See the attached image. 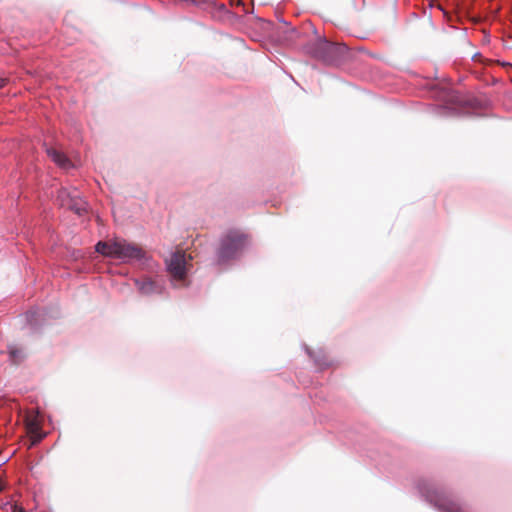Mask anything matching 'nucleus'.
Instances as JSON below:
<instances>
[{"label": "nucleus", "mask_w": 512, "mask_h": 512, "mask_svg": "<svg viewBox=\"0 0 512 512\" xmlns=\"http://www.w3.org/2000/svg\"><path fill=\"white\" fill-rule=\"evenodd\" d=\"M249 244V237L240 230L227 231L221 238L217 251L219 263L236 258Z\"/></svg>", "instance_id": "nucleus-1"}, {"label": "nucleus", "mask_w": 512, "mask_h": 512, "mask_svg": "<svg viewBox=\"0 0 512 512\" xmlns=\"http://www.w3.org/2000/svg\"><path fill=\"white\" fill-rule=\"evenodd\" d=\"M346 51L347 47L344 44L320 40L316 43L314 53L323 61L333 63L340 60Z\"/></svg>", "instance_id": "nucleus-2"}, {"label": "nucleus", "mask_w": 512, "mask_h": 512, "mask_svg": "<svg viewBox=\"0 0 512 512\" xmlns=\"http://www.w3.org/2000/svg\"><path fill=\"white\" fill-rule=\"evenodd\" d=\"M186 255L183 251L173 253L167 262L168 271L171 276L178 281H182L186 276Z\"/></svg>", "instance_id": "nucleus-3"}, {"label": "nucleus", "mask_w": 512, "mask_h": 512, "mask_svg": "<svg viewBox=\"0 0 512 512\" xmlns=\"http://www.w3.org/2000/svg\"><path fill=\"white\" fill-rule=\"evenodd\" d=\"M114 247H116L114 258L117 259H140L144 255L141 247L125 240H116Z\"/></svg>", "instance_id": "nucleus-4"}, {"label": "nucleus", "mask_w": 512, "mask_h": 512, "mask_svg": "<svg viewBox=\"0 0 512 512\" xmlns=\"http://www.w3.org/2000/svg\"><path fill=\"white\" fill-rule=\"evenodd\" d=\"M430 501L434 502L435 506L441 512H469L466 505L443 494L435 495L433 498L431 497Z\"/></svg>", "instance_id": "nucleus-5"}, {"label": "nucleus", "mask_w": 512, "mask_h": 512, "mask_svg": "<svg viewBox=\"0 0 512 512\" xmlns=\"http://www.w3.org/2000/svg\"><path fill=\"white\" fill-rule=\"evenodd\" d=\"M26 430L31 440V446L38 444L45 437V433L42 432L40 424L35 419L27 421Z\"/></svg>", "instance_id": "nucleus-6"}, {"label": "nucleus", "mask_w": 512, "mask_h": 512, "mask_svg": "<svg viewBox=\"0 0 512 512\" xmlns=\"http://www.w3.org/2000/svg\"><path fill=\"white\" fill-rule=\"evenodd\" d=\"M48 156L61 168L68 169L72 166L71 161L67 158V156L56 148L50 147L47 148Z\"/></svg>", "instance_id": "nucleus-7"}, {"label": "nucleus", "mask_w": 512, "mask_h": 512, "mask_svg": "<svg viewBox=\"0 0 512 512\" xmlns=\"http://www.w3.org/2000/svg\"><path fill=\"white\" fill-rule=\"evenodd\" d=\"M135 284L139 292L143 295H150L160 291L156 282L152 281L150 278L136 279Z\"/></svg>", "instance_id": "nucleus-8"}, {"label": "nucleus", "mask_w": 512, "mask_h": 512, "mask_svg": "<svg viewBox=\"0 0 512 512\" xmlns=\"http://www.w3.org/2000/svg\"><path fill=\"white\" fill-rule=\"evenodd\" d=\"M7 349H8L9 360L14 365H19L26 358V353L23 350V348H21V347L10 344V345H8Z\"/></svg>", "instance_id": "nucleus-9"}, {"label": "nucleus", "mask_w": 512, "mask_h": 512, "mask_svg": "<svg viewBox=\"0 0 512 512\" xmlns=\"http://www.w3.org/2000/svg\"><path fill=\"white\" fill-rule=\"evenodd\" d=\"M116 245V240L112 242H98L96 244V251L104 256L113 257L115 255V249L114 247Z\"/></svg>", "instance_id": "nucleus-10"}, {"label": "nucleus", "mask_w": 512, "mask_h": 512, "mask_svg": "<svg viewBox=\"0 0 512 512\" xmlns=\"http://www.w3.org/2000/svg\"><path fill=\"white\" fill-rule=\"evenodd\" d=\"M66 208L74 211L78 215H81L87 210V204L83 199L79 197L77 193L73 198V201L69 202Z\"/></svg>", "instance_id": "nucleus-11"}, {"label": "nucleus", "mask_w": 512, "mask_h": 512, "mask_svg": "<svg viewBox=\"0 0 512 512\" xmlns=\"http://www.w3.org/2000/svg\"><path fill=\"white\" fill-rule=\"evenodd\" d=\"M76 194L77 191L70 192L69 190L62 188L58 192L57 200L62 207H67L68 203L73 201Z\"/></svg>", "instance_id": "nucleus-12"}, {"label": "nucleus", "mask_w": 512, "mask_h": 512, "mask_svg": "<svg viewBox=\"0 0 512 512\" xmlns=\"http://www.w3.org/2000/svg\"><path fill=\"white\" fill-rule=\"evenodd\" d=\"M7 84L6 78H0V89L3 88Z\"/></svg>", "instance_id": "nucleus-13"}, {"label": "nucleus", "mask_w": 512, "mask_h": 512, "mask_svg": "<svg viewBox=\"0 0 512 512\" xmlns=\"http://www.w3.org/2000/svg\"><path fill=\"white\" fill-rule=\"evenodd\" d=\"M13 512H25V510H24L22 507H17V506H15V507L13 508Z\"/></svg>", "instance_id": "nucleus-14"}, {"label": "nucleus", "mask_w": 512, "mask_h": 512, "mask_svg": "<svg viewBox=\"0 0 512 512\" xmlns=\"http://www.w3.org/2000/svg\"><path fill=\"white\" fill-rule=\"evenodd\" d=\"M480 57H481V55H480V54H475V55H474V57H473V59H475V60H476V59H480Z\"/></svg>", "instance_id": "nucleus-15"}, {"label": "nucleus", "mask_w": 512, "mask_h": 512, "mask_svg": "<svg viewBox=\"0 0 512 512\" xmlns=\"http://www.w3.org/2000/svg\"><path fill=\"white\" fill-rule=\"evenodd\" d=\"M3 489H4V485H3L2 481L0 480V492L3 491Z\"/></svg>", "instance_id": "nucleus-16"}]
</instances>
